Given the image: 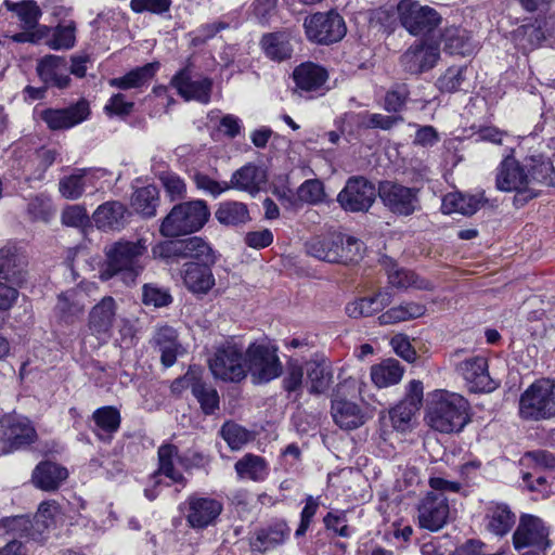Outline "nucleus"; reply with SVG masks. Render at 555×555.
I'll return each instance as SVG.
<instances>
[{
    "mask_svg": "<svg viewBox=\"0 0 555 555\" xmlns=\"http://www.w3.org/2000/svg\"><path fill=\"white\" fill-rule=\"evenodd\" d=\"M548 530L543 521L532 515H522L513 533V544L516 550L534 546L546 550L550 546Z\"/></svg>",
    "mask_w": 555,
    "mask_h": 555,
    "instance_id": "obj_18",
    "label": "nucleus"
},
{
    "mask_svg": "<svg viewBox=\"0 0 555 555\" xmlns=\"http://www.w3.org/2000/svg\"><path fill=\"white\" fill-rule=\"evenodd\" d=\"M116 302L111 296L95 305L89 315V328L96 336H106L114 323Z\"/></svg>",
    "mask_w": 555,
    "mask_h": 555,
    "instance_id": "obj_34",
    "label": "nucleus"
},
{
    "mask_svg": "<svg viewBox=\"0 0 555 555\" xmlns=\"http://www.w3.org/2000/svg\"><path fill=\"white\" fill-rule=\"evenodd\" d=\"M391 302L389 294L379 293L373 297H364L349 302L346 306V313L350 318L370 317Z\"/></svg>",
    "mask_w": 555,
    "mask_h": 555,
    "instance_id": "obj_45",
    "label": "nucleus"
},
{
    "mask_svg": "<svg viewBox=\"0 0 555 555\" xmlns=\"http://www.w3.org/2000/svg\"><path fill=\"white\" fill-rule=\"evenodd\" d=\"M246 352L233 341H225L217 347L209 359V369L217 378L240 382L246 377Z\"/></svg>",
    "mask_w": 555,
    "mask_h": 555,
    "instance_id": "obj_9",
    "label": "nucleus"
},
{
    "mask_svg": "<svg viewBox=\"0 0 555 555\" xmlns=\"http://www.w3.org/2000/svg\"><path fill=\"white\" fill-rule=\"evenodd\" d=\"M236 474L241 479L263 480L268 474L266 462L255 454H245L235 463Z\"/></svg>",
    "mask_w": 555,
    "mask_h": 555,
    "instance_id": "obj_49",
    "label": "nucleus"
},
{
    "mask_svg": "<svg viewBox=\"0 0 555 555\" xmlns=\"http://www.w3.org/2000/svg\"><path fill=\"white\" fill-rule=\"evenodd\" d=\"M26 257L13 243L0 248V276L17 286L26 282Z\"/></svg>",
    "mask_w": 555,
    "mask_h": 555,
    "instance_id": "obj_24",
    "label": "nucleus"
},
{
    "mask_svg": "<svg viewBox=\"0 0 555 555\" xmlns=\"http://www.w3.org/2000/svg\"><path fill=\"white\" fill-rule=\"evenodd\" d=\"M260 47L264 55L274 62L291 59L293 47L286 31L268 33L261 37Z\"/></svg>",
    "mask_w": 555,
    "mask_h": 555,
    "instance_id": "obj_38",
    "label": "nucleus"
},
{
    "mask_svg": "<svg viewBox=\"0 0 555 555\" xmlns=\"http://www.w3.org/2000/svg\"><path fill=\"white\" fill-rule=\"evenodd\" d=\"M158 68L157 63H149L144 66L137 67L122 77L113 78L109 80V86L121 89H137L149 83L154 77Z\"/></svg>",
    "mask_w": 555,
    "mask_h": 555,
    "instance_id": "obj_42",
    "label": "nucleus"
},
{
    "mask_svg": "<svg viewBox=\"0 0 555 555\" xmlns=\"http://www.w3.org/2000/svg\"><path fill=\"white\" fill-rule=\"evenodd\" d=\"M193 396L197 399L205 414H212L219 409V396L215 388L207 386L198 377L193 386Z\"/></svg>",
    "mask_w": 555,
    "mask_h": 555,
    "instance_id": "obj_53",
    "label": "nucleus"
},
{
    "mask_svg": "<svg viewBox=\"0 0 555 555\" xmlns=\"http://www.w3.org/2000/svg\"><path fill=\"white\" fill-rule=\"evenodd\" d=\"M36 440V429L27 417L5 415L0 420V456L27 447Z\"/></svg>",
    "mask_w": 555,
    "mask_h": 555,
    "instance_id": "obj_14",
    "label": "nucleus"
},
{
    "mask_svg": "<svg viewBox=\"0 0 555 555\" xmlns=\"http://www.w3.org/2000/svg\"><path fill=\"white\" fill-rule=\"evenodd\" d=\"M398 15L401 25L413 36L427 35L441 23V15L415 0H400Z\"/></svg>",
    "mask_w": 555,
    "mask_h": 555,
    "instance_id": "obj_13",
    "label": "nucleus"
},
{
    "mask_svg": "<svg viewBox=\"0 0 555 555\" xmlns=\"http://www.w3.org/2000/svg\"><path fill=\"white\" fill-rule=\"evenodd\" d=\"M209 216V208L203 199L177 204L163 219L159 233L164 237H178L197 232L206 224Z\"/></svg>",
    "mask_w": 555,
    "mask_h": 555,
    "instance_id": "obj_5",
    "label": "nucleus"
},
{
    "mask_svg": "<svg viewBox=\"0 0 555 555\" xmlns=\"http://www.w3.org/2000/svg\"><path fill=\"white\" fill-rule=\"evenodd\" d=\"M426 312V307L418 302H404L388 309L378 317L380 325L396 324L420 318Z\"/></svg>",
    "mask_w": 555,
    "mask_h": 555,
    "instance_id": "obj_47",
    "label": "nucleus"
},
{
    "mask_svg": "<svg viewBox=\"0 0 555 555\" xmlns=\"http://www.w3.org/2000/svg\"><path fill=\"white\" fill-rule=\"evenodd\" d=\"M131 202L137 212L146 218L154 217L158 205V192L152 185L138 189L133 193Z\"/></svg>",
    "mask_w": 555,
    "mask_h": 555,
    "instance_id": "obj_51",
    "label": "nucleus"
},
{
    "mask_svg": "<svg viewBox=\"0 0 555 555\" xmlns=\"http://www.w3.org/2000/svg\"><path fill=\"white\" fill-rule=\"evenodd\" d=\"M530 178V185L532 183H541L551 185L555 180V170L552 163L543 156H531L527 159L525 165Z\"/></svg>",
    "mask_w": 555,
    "mask_h": 555,
    "instance_id": "obj_50",
    "label": "nucleus"
},
{
    "mask_svg": "<svg viewBox=\"0 0 555 555\" xmlns=\"http://www.w3.org/2000/svg\"><path fill=\"white\" fill-rule=\"evenodd\" d=\"M519 415L526 421L555 416V382L541 378L532 383L519 398Z\"/></svg>",
    "mask_w": 555,
    "mask_h": 555,
    "instance_id": "obj_7",
    "label": "nucleus"
},
{
    "mask_svg": "<svg viewBox=\"0 0 555 555\" xmlns=\"http://www.w3.org/2000/svg\"><path fill=\"white\" fill-rule=\"evenodd\" d=\"M495 186L502 192H516V201L527 202L537 196L530 186V178L525 165L509 155L496 168Z\"/></svg>",
    "mask_w": 555,
    "mask_h": 555,
    "instance_id": "obj_10",
    "label": "nucleus"
},
{
    "mask_svg": "<svg viewBox=\"0 0 555 555\" xmlns=\"http://www.w3.org/2000/svg\"><path fill=\"white\" fill-rule=\"evenodd\" d=\"M245 363L254 384H267L278 378L283 370L278 348L269 344H250Z\"/></svg>",
    "mask_w": 555,
    "mask_h": 555,
    "instance_id": "obj_8",
    "label": "nucleus"
},
{
    "mask_svg": "<svg viewBox=\"0 0 555 555\" xmlns=\"http://www.w3.org/2000/svg\"><path fill=\"white\" fill-rule=\"evenodd\" d=\"M129 215L127 207L122 203L111 201L95 209L93 220L99 229L118 231L127 224Z\"/></svg>",
    "mask_w": 555,
    "mask_h": 555,
    "instance_id": "obj_33",
    "label": "nucleus"
},
{
    "mask_svg": "<svg viewBox=\"0 0 555 555\" xmlns=\"http://www.w3.org/2000/svg\"><path fill=\"white\" fill-rule=\"evenodd\" d=\"M418 190L393 182L380 184L378 194L384 204L395 214L409 216L420 206Z\"/></svg>",
    "mask_w": 555,
    "mask_h": 555,
    "instance_id": "obj_17",
    "label": "nucleus"
},
{
    "mask_svg": "<svg viewBox=\"0 0 555 555\" xmlns=\"http://www.w3.org/2000/svg\"><path fill=\"white\" fill-rule=\"evenodd\" d=\"M28 214L34 220L49 222L54 215L51 199L44 195L34 197L28 204Z\"/></svg>",
    "mask_w": 555,
    "mask_h": 555,
    "instance_id": "obj_59",
    "label": "nucleus"
},
{
    "mask_svg": "<svg viewBox=\"0 0 555 555\" xmlns=\"http://www.w3.org/2000/svg\"><path fill=\"white\" fill-rule=\"evenodd\" d=\"M483 194L465 195V194H448L442 201L444 212H460L462 215H474L482 205Z\"/></svg>",
    "mask_w": 555,
    "mask_h": 555,
    "instance_id": "obj_44",
    "label": "nucleus"
},
{
    "mask_svg": "<svg viewBox=\"0 0 555 555\" xmlns=\"http://www.w3.org/2000/svg\"><path fill=\"white\" fill-rule=\"evenodd\" d=\"M154 343L160 352V360L165 366H171L181 349L178 343L177 331L171 326H162L154 335Z\"/></svg>",
    "mask_w": 555,
    "mask_h": 555,
    "instance_id": "obj_40",
    "label": "nucleus"
},
{
    "mask_svg": "<svg viewBox=\"0 0 555 555\" xmlns=\"http://www.w3.org/2000/svg\"><path fill=\"white\" fill-rule=\"evenodd\" d=\"M545 38V31L540 24L524 25L516 31L517 42L524 50L538 48Z\"/></svg>",
    "mask_w": 555,
    "mask_h": 555,
    "instance_id": "obj_54",
    "label": "nucleus"
},
{
    "mask_svg": "<svg viewBox=\"0 0 555 555\" xmlns=\"http://www.w3.org/2000/svg\"><path fill=\"white\" fill-rule=\"evenodd\" d=\"M440 56L439 48L433 43L417 41L401 56L400 62L405 72L418 75L431 69Z\"/></svg>",
    "mask_w": 555,
    "mask_h": 555,
    "instance_id": "obj_21",
    "label": "nucleus"
},
{
    "mask_svg": "<svg viewBox=\"0 0 555 555\" xmlns=\"http://www.w3.org/2000/svg\"><path fill=\"white\" fill-rule=\"evenodd\" d=\"M442 42L444 52L452 55L467 56L475 52L476 44L469 31L451 26L443 30Z\"/></svg>",
    "mask_w": 555,
    "mask_h": 555,
    "instance_id": "obj_37",
    "label": "nucleus"
},
{
    "mask_svg": "<svg viewBox=\"0 0 555 555\" xmlns=\"http://www.w3.org/2000/svg\"><path fill=\"white\" fill-rule=\"evenodd\" d=\"M418 409H412L409 403L400 402L389 411V417L392 427L399 431H405L410 427V422Z\"/></svg>",
    "mask_w": 555,
    "mask_h": 555,
    "instance_id": "obj_57",
    "label": "nucleus"
},
{
    "mask_svg": "<svg viewBox=\"0 0 555 555\" xmlns=\"http://www.w3.org/2000/svg\"><path fill=\"white\" fill-rule=\"evenodd\" d=\"M361 120L359 121V125L366 129H382V130H389L395 125L402 121V117L400 116H388L383 114H371L369 112H365L360 115Z\"/></svg>",
    "mask_w": 555,
    "mask_h": 555,
    "instance_id": "obj_55",
    "label": "nucleus"
},
{
    "mask_svg": "<svg viewBox=\"0 0 555 555\" xmlns=\"http://www.w3.org/2000/svg\"><path fill=\"white\" fill-rule=\"evenodd\" d=\"M296 86L302 91L319 90L327 80L325 68L312 62L302 63L293 73Z\"/></svg>",
    "mask_w": 555,
    "mask_h": 555,
    "instance_id": "obj_39",
    "label": "nucleus"
},
{
    "mask_svg": "<svg viewBox=\"0 0 555 555\" xmlns=\"http://www.w3.org/2000/svg\"><path fill=\"white\" fill-rule=\"evenodd\" d=\"M92 421L95 424L93 433L95 436L106 442H109L113 435L118 431L121 423L120 412L117 408L105 405L96 409L92 413Z\"/></svg>",
    "mask_w": 555,
    "mask_h": 555,
    "instance_id": "obj_35",
    "label": "nucleus"
},
{
    "mask_svg": "<svg viewBox=\"0 0 555 555\" xmlns=\"http://www.w3.org/2000/svg\"><path fill=\"white\" fill-rule=\"evenodd\" d=\"M98 172H102L103 175H105V170L102 169H75L72 175L64 176L63 178L60 179V194L68 201H76L80 198L85 193L87 183L93 184V180L98 178Z\"/></svg>",
    "mask_w": 555,
    "mask_h": 555,
    "instance_id": "obj_31",
    "label": "nucleus"
},
{
    "mask_svg": "<svg viewBox=\"0 0 555 555\" xmlns=\"http://www.w3.org/2000/svg\"><path fill=\"white\" fill-rule=\"evenodd\" d=\"M193 179L198 190H202L214 197H217L223 192L230 190L229 182L216 181L209 176L202 172L195 173Z\"/></svg>",
    "mask_w": 555,
    "mask_h": 555,
    "instance_id": "obj_64",
    "label": "nucleus"
},
{
    "mask_svg": "<svg viewBox=\"0 0 555 555\" xmlns=\"http://www.w3.org/2000/svg\"><path fill=\"white\" fill-rule=\"evenodd\" d=\"M331 413L335 424L344 430L359 428L365 423L363 410L357 403L347 399H333Z\"/></svg>",
    "mask_w": 555,
    "mask_h": 555,
    "instance_id": "obj_30",
    "label": "nucleus"
},
{
    "mask_svg": "<svg viewBox=\"0 0 555 555\" xmlns=\"http://www.w3.org/2000/svg\"><path fill=\"white\" fill-rule=\"evenodd\" d=\"M461 351L452 354L454 370L466 383L468 389L474 392H490L499 387L489 374L488 360L482 356H473L460 360Z\"/></svg>",
    "mask_w": 555,
    "mask_h": 555,
    "instance_id": "obj_11",
    "label": "nucleus"
},
{
    "mask_svg": "<svg viewBox=\"0 0 555 555\" xmlns=\"http://www.w3.org/2000/svg\"><path fill=\"white\" fill-rule=\"evenodd\" d=\"M306 373L311 395H321L330 389L333 383V372L326 362H307Z\"/></svg>",
    "mask_w": 555,
    "mask_h": 555,
    "instance_id": "obj_41",
    "label": "nucleus"
},
{
    "mask_svg": "<svg viewBox=\"0 0 555 555\" xmlns=\"http://www.w3.org/2000/svg\"><path fill=\"white\" fill-rule=\"evenodd\" d=\"M304 27L308 39L320 44L338 42L347 33L344 18L335 11L318 12L307 16Z\"/></svg>",
    "mask_w": 555,
    "mask_h": 555,
    "instance_id": "obj_12",
    "label": "nucleus"
},
{
    "mask_svg": "<svg viewBox=\"0 0 555 555\" xmlns=\"http://www.w3.org/2000/svg\"><path fill=\"white\" fill-rule=\"evenodd\" d=\"M403 375V367L395 359H387L371 367V379L378 388L398 384Z\"/></svg>",
    "mask_w": 555,
    "mask_h": 555,
    "instance_id": "obj_43",
    "label": "nucleus"
},
{
    "mask_svg": "<svg viewBox=\"0 0 555 555\" xmlns=\"http://www.w3.org/2000/svg\"><path fill=\"white\" fill-rule=\"evenodd\" d=\"M289 531L284 521H278L272 526L256 531L250 537V547L255 552H267L283 543L288 537Z\"/></svg>",
    "mask_w": 555,
    "mask_h": 555,
    "instance_id": "obj_36",
    "label": "nucleus"
},
{
    "mask_svg": "<svg viewBox=\"0 0 555 555\" xmlns=\"http://www.w3.org/2000/svg\"><path fill=\"white\" fill-rule=\"evenodd\" d=\"M75 44V28L72 25L57 26L48 41L53 50L70 49Z\"/></svg>",
    "mask_w": 555,
    "mask_h": 555,
    "instance_id": "obj_61",
    "label": "nucleus"
},
{
    "mask_svg": "<svg viewBox=\"0 0 555 555\" xmlns=\"http://www.w3.org/2000/svg\"><path fill=\"white\" fill-rule=\"evenodd\" d=\"M469 403L455 392H436L427 408L426 422L442 434L460 433L469 423Z\"/></svg>",
    "mask_w": 555,
    "mask_h": 555,
    "instance_id": "obj_1",
    "label": "nucleus"
},
{
    "mask_svg": "<svg viewBox=\"0 0 555 555\" xmlns=\"http://www.w3.org/2000/svg\"><path fill=\"white\" fill-rule=\"evenodd\" d=\"M158 470L151 476L154 487L159 483L158 475H164L173 483L185 486L186 479L183 474L176 469L175 464L180 462L178 448L173 444H163L158 448Z\"/></svg>",
    "mask_w": 555,
    "mask_h": 555,
    "instance_id": "obj_32",
    "label": "nucleus"
},
{
    "mask_svg": "<svg viewBox=\"0 0 555 555\" xmlns=\"http://www.w3.org/2000/svg\"><path fill=\"white\" fill-rule=\"evenodd\" d=\"M142 297L146 306H154L155 308L168 306L172 300L171 295L166 289L153 284L143 286Z\"/></svg>",
    "mask_w": 555,
    "mask_h": 555,
    "instance_id": "obj_63",
    "label": "nucleus"
},
{
    "mask_svg": "<svg viewBox=\"0 0 555 555\" xmlns=\"http://www.w3.org/2000/svg\"><path fill=\"white\" fill-rule=\"evenodd\" d=\"M186 503V520L192 528L196 529L214 525L222 512L221 502L212 498L193 495Z\"/></svg>",
    "mask_w": 555,
    "mask_h": 555,
    "instance_id": "obj_23",
    "label": "nucleus"
},
{
    "mask_svg": "<svg viewBox=\"0 0 555 555\" xmlns=\"http://www.w3.org/2000/svg\"><path fill=\"white\" fill-rule=\"evenodd\" d=\"M377 190L363 177H352L339 192L337 201L346 211H367L375 202Z\"/></svg>",
    "mask_w": 555,
    "mask_h": 555,
    "instance_id": "obj_16",
    "label": "nucleus"
},
{
    "mask_svg": "<svg viewBox=\"0 0 555 555\" xmlns=\"http://www.w3.org/2000/svg\"><path fill=\"white\" fill-rule=\"evenodd\" d=\"M152 256L167 264L177 263L181 259L189 258L195 259L199 263L216 262L211 246L199 236L159 242L152 247Z\"/></svg>",
    "mask_w": 555,
    "mask_h": 555,
    "instance_id": "obj_6",
    "label": "nucleus"
},
{
    "mask_svg": "<svg viewBox=\"0 0 555 555\" xmlns=\"http://www.w3.org/2000/svg\"><path fill=\"white\" fill-rule=\"evenodd\" d=\"M215 263L186 262L182 278L185 287L193 294L206 295L216 284L211 266Z\"/></svg>",
    "mask_w": 555,
    "mask_h": 555,
    "instance_id": "obj_26",
    "label": "nucleus"
},
{
    "mask_svg": "<svg viewBox=\"0 0 555 555\" xmlns=\"http://www.w3.org/2000/svg\"><path fill=\"white\" fill-rule=\"evenodd\" d=\"M215 217L221 224L233 227L246 223L250 219L247 206L235 201L220 203Z\"/></svg>",
    "mask_w": 555,
    "mask_h": 555,
    "instance_id": "obj_48",
    "label": "nucleus"
},
{
    "mask_svg": "<svg viewBox=\"0 0 555 555\" xmlns=\"http://www.w3.org/2000/svg\"><path fill=\"white\" fill-rule=\"evenodd\" d=\"M306 250L317 259L347 264L362 258L364 245L354 236L334 232L311 238L306 243Z\"/></svg>",
    "mask_w": 555,
    "mask_h": 555,
    "instance_id": "obj_4",
    "label": "nucleus"
},
{
    "mask_svg": "<svg viewBox=\"0 0 555 555\" xmlns=\"http://www.w3.org/2000/svg\"><path fill=\"white\" fill-rule=\"evenodd\" d=\"M267 179L262 167L248 163L232 173L229 186L255 196L266 186Z\"/></svg>",
    "mask_w": 555,
    "mask_h": 555,
    "instance_id": "obj_25",
    "label": "nucleus"
},
{
    "mask_svg": "<svg viewBox=\"0 0 555 555\" xmlns=\"http://www.w3.org/2000/svg\"><path fill=\"white\" fill-rule=\"evenodd\" d=\"M304 382V367L298 360L291 359L286 364V372L283 378V388L288 393L301 389Z\"/></svg>",
    "mask_w": 555,
    "mask_h": 555,
    "instance_id": "obj_56",
    "label": "nucleus"
},
{
    "mask_svg": "<svg viewBox=\"0 0 555 555\" xmlns=\"http://www.w3.org/2000/svg\"><path fill=\"white\" fill-rule=\"evenodd\" d=\"M159 180L165 189L167 196L170 201L181 199L186 194V185L184 181L176 173L167 172L159 177Z\"/></svg>",
    "mask_w": 555,
    "mask_h": 555,
    "instance_id": "obj_60",
    "label": "nucleus"
},
{
    "mask_svg": "<svg viewBox=\"0 0 555 555\" xmlns=\"http://www.w3.org/2000/svg\"><path fill=\"white\" fill-rule=\"evenodd\" d=\"M431 491L417 505L418 525L429 531H438L446 526L450 516L449 500L446 492L456 493L461 483L440 477L429 479Z\"/></svg>",
    "mask_w": 555,
    "mask_h": 555,
    "instance_id": "obj_2",
    "label": "nucleus"
},
{
    "mask_svg": "<svg viewBox=\"0 0 555 555\" xmlns=\"http://www.w3.org/2000/svg\"><path fill=\"white\" fill-rule=\"evenodd\" d=\"M171 85L185 101H197L207 104L210 100L211 79L192 76L188 68L177 73L171 79Z\"/></svg>",
    "mask_w": 555,
    "mask_h": 555,
    "instance_id": "obj_20",
    "label": "nucleus"
},
{
    "mask_svg": "<svg viewBox=\"0 0 555 555\" xmlns=\"http://www.w3.org/2000/svg\"><path fill=\"white\" fill-rule=\"evenodd\" d=\"M324 195L323 184L317 179L305 181L298 189L299 199L309 204H318L322 202Z\"/></svg>",
    "mask_w": 555,
    "mask_h": 555,
    "instance_id": "obj_62",
    "label": "nucleus"
},
{
    "mask_svg": "<svg viewBox=\"0 0 555 555\" xmlns=\"http://www.w3.org/2000/svg\"><path fill=\"white\" fill-rule=\"evenodd\" d=\"M66 467L51 461L40 462L31 474L34 486L43 491H55L67 479Z\"/></svg>",
    "mask_w": 555,
    "mask_h": 555,
    "instance_id": "obj_29",
    "label": "nucleus"
},
{
    "mask_svg": "<svg viewBox=\"0 0 555 555\" xmlns=\"http://www.w3.org/2000/svg\"><path fill=\"white\" fill-rule=\"evenodd\" d=\"M4 7L16 14L25 31L15 34L12 38L16 42H39L48 34L47 27H38L41 10L34 0L12 2L4 0Z\"/></svg>",
    "mask_w": 555,
    "mask_h": 555,
    "instance_id": "obj_15",
    "label": "nucleus"
},
{
    "mask_svg": "<svg viewBox=\"0 0 555 555\" xmlns=\"http://www.w3.org/2000/svg\"><path fill=\"white\" fill-rule=\"evenodd\" d=\"M37 73L46 86L66 88L70 81L67 62L59 55H46L37 65Z\"/></svg>",
    "mask_w": 555,
    "mask_h": 555,
    "instance_id": "obj_28",
    "label": "nucleus"
},
{
    "mask_svg": "<svg viewBox=\"0 0 555 555\" xmlns=\"http://www.w3.org/2000/svg\"><path fill=\"white\" fill-rule=\"evenodd\" d=\"M220 433L232 450H240L253 439L251 433L235 422H225Z\"/></svg>",
    "mask_w": 555,
    "mask_h": 555,
    "instance_id": "obj_52",
    "label": "nucleus"
},
{
    "mask_svg": "<svg viewBox=\"0 0 555 555\" xmlns=\"http://www.w3.org/2000/svg\"><path fill=\"white\" fill-rule=\"evenodd\" d=\"M147 251L146 238H138L135 242L119 240L106 248V269L102 272L103 280L121 274L126 283L134 282L143 271L141 257Z\"/></svg>",
    "mask_w": 555,
    "mask_h": 555,
    "instance_id": "obj_3",
    "label": "nucleus"
},
{
    "mask_svg": "<svg viewBox=\"0 0 555 555\" xmlns=\"http://www.w3.org/2000/svg\"><path fill=\"white\" fill-rule=\"evenodd\" d=\"M62 519L60 506L55 501H46L39 505V508L33 520L27 518L17 519L20 527L27 530V535L33 540H42L44 533L53 528Z\"/></svg>",
    "mask_w": 555,
    "mask_h": 555,
    "instance_id": "obj_22",
    "label": "nucleus"
},
{
    "mask_svg": "<svg viewBox=\"0 0 555 555\" xmlns=\"http://www.w3.org/2000/svg\"><path fill=\"white\" fill-rule=\"evenodd\" d=\"M516 516L509 506L504 503L491 502L485 513V529L499 538L505 537L514 527Z\"/></svg>",
    "mask_w": 555,
    "mask_h": 555,
    "instance_id": "obj_27",
    "label": "nucleus"
},
{
    "mask_svg": "<svg viewBox=\"0 0 555 555\" xmlns=\"http://www.w3.org/2000/svg\"><path fill=\"white\" fill-rule=\"evenodd\" d=\"M467 66H451L437 80V87L442 92L453 93L467 91L470 87Z\"/></svg>",
    "mask_w": 555,
    "mask_h": 555,
    "instance_id": "obj_46",
    "label": "nucleus"
},
{
    "mask_svg": "<svg viewBox=\"0 0 555 555\" xmlns=\"http://www.w3.org/2000/svg\"><path fill=\"white\" fill-rule=\"evenodd\" d=\"M409 89L405 83H396L385 96L384 108L390 113L400 112L409 98Z\"/></svg>",
    "mask_w": 555,
    "mask_h": 555,
    "instance_id": "obj_58",
    "label": "nucleus"
},
{
    "mask_svg": "<svg viewBox=\"0 0 555 555\" xmlns=\"http://www.w3.org/2000/svg\"><path fill=\"white\" fill-rule=\"evenodd\" d=\"M89 115V104L85 100L65 108H48L40 113L41 119L51 130L73 128L87 120Z\"/></svg>",
    "mask_w": 555,
    "mask_h": 555,
    "instance_id": "obj_19",
    "label": "nucleus"
}]
</instances>
